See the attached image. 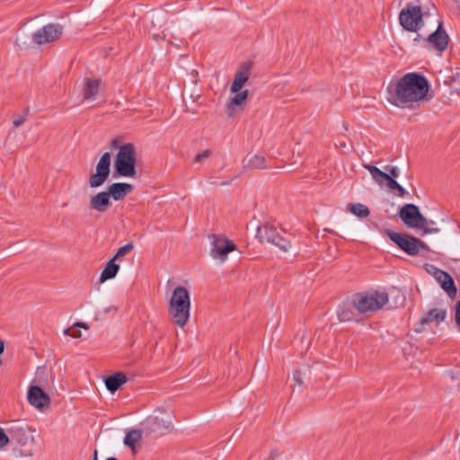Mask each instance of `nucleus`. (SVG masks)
<instances>
[{
  "mask_svg": "<svg viewBox=\"0 0 460 460\" xmlns=\"http://www.w3.org/2000/svg\"><path fill=\"white\" fill-rule=\"evenodd\" d=\"M210 155L209 150H204L201 153L198 154L195 157L193 162L196 164H201L203 163L207 158H208Z\"/></svg>",
  "mask_w": 460,
  "mask_h": 460,
  "instance_id": "7c9ffc66",
  "label": "nucleus"
},
{
  "mask_svg": "<svg viewBox=\"0 0 460 460\" xmlns=\"http://www.w3.org/2000/svg\"><path fill=\"white\" fill-rule=\"evenodd\" d=\"M106 460H118V459H117V458H115V457H109V458H107Z\"/></svg>",
  "mask_w": 460,
  "mask_h": 460,
  "instance_id": "79ce46f5",
  "label": "nucleus"
},
{
  "mask_svg": "<svg viewBox=\"0 0 460 460\" xmlns=\"http://www.w3.org/2000/svg\"><path fill=\"white\" fill-rule=\"evenodd\" d=\"M355 305L343 304L337 310V315L341 322H349L355 319Z\"/></svg>",
  "mask_w": 460,
  "mask_h": 460,
  "instance_id": "a878e982",
  "label": "nucleus"
},
{
  "mask_svg": "<svg viewBox=\"0 0 460 460\" xmlns=\"http://www.w3.org/2000/svg\"><path fill=\"white\" fill-rule=\"evenodd\" d=\"M28 402L39 410L48 407L50 403L49 396L39 386H31L27 394Z\"/></svg>",
  "mask_w": 460,
  "mask_h": 460,
  "instance_id": "2eb2a0df",
  "label": "nucleus"
},
{
  "mask_svg": "<svg viewBox=\"0 0 460 460\" xmlns=\"http://www.w3.org/2000/svg\"><path fill=\"white\" fill-rule=\"evenodd\" d=\"M428 41L438 51H444L448 46V35L442 29V23L439 22L438 29L428 37Z\"/></svg>",
  "mask_w": 460,
  "mask_h": 460,
  "instance_id": "f3484780",
  "label": "nucleus"
},
{
  "mask_svg": "<svg viewBox=\"0 0 460 460\" xmlns=\"http://www.w3.org/2000/svg\"><path fill=\"white\" fill-rule=\"evenodd\" d=\"M294 380L298 384V385H301L303 383L302 381V377L300 376V374H295L294 375Z\"/></svg>",
  "mask_w": 460,
  "mask_h": 460,
  "instance_id": "4c0bfd02",
  "label": "nucleus"
},
{
  "mask_svg": "<svg viewBox=\"0 0 460 460\" xmlns=\"http://www.w3.org/2000/svg\"><path fill=\"white\" fill-rule=\"evenodd\" d=\"M210 256L213 260L223 263L226 261L229 252L236 250V245L233 241L218 235H213Z\"/></svg>",
  "mask_w": 460,
  "mask_h": 460,
  "instance_id": "1a4fd4ad",
  "label": "nucleus"
},
{
  "mask_svg": "<svg viewBox=\"0 0 460 460\" xmlns=\"http://www.w3.org/2000/svg\"><path fill=\"white\" fill-rule=\"evenodd\" d=\"M104 382H105L106 388L111 393H115L124 384H126L128 382V377L124 373L118 372L112 376L106 377Z\"/></svg>",
  "mask_w": 460,
  "mask_h": 460,
  "instance_id": "5701e85b",
  "label": "nucleus"
},
{
  "mask_svg": "<svg viewBox=\"0 0 460 460\" xmlns=\"http://www.w3.org/2000/svg\"><path fill=\"white\" fill-rule=\"evenodd\" d=\"M243 167L248 170L263 169L266 167V160L259 155H249L243 161Z\"/></svg>",
  "mask_w": 460,
  "mask_h": 460,
  "instance_id": "393cba45",
  "label": "nucleus"
},
{
  "mask_svg": "<svg viewBox=\"0 0 460 460\" xmlns=\"http://www.w3.org/2000/svg\"><path fill=\"white\" fill-rule=\"evenodd\" d=\"M260 231L263 241L276 245L283 252H287L290 248V242L279 235L275 227L265 226Z\"/></svg>",
  "mask_w": 460,
  "mask_h": 460,
  "instance_id": "ddd939ff",
  "label": "nucleus"
},
{
  "mask_svg": "<svg viewBox=\"0 0 460 460\" xmlns=\"http://www.w3.org/2000/svg\"><path fill=\"white\" fill-rule=\"evenodd\" d=\"M348 209L350 213L360 218H366L370 214L369 208L362 203L349 204Z\"/></svg>",
  "mask_w": 460,
  "mask_h": 460,
  "instance_id": "cd10ccee",
  "label": "nucleus"
},
{
  "mask_svg": "<svg viewBox=\"0 0 460 460\" xmlns=\"http://www.w3.org/2000/svg\"><path fill=\"white\" fill-rule=\"evenodd\" d=\"M385 170L388 172L387 174L392 176L394 179L399 176L400 171L396 166H386Z\"/></svg>",
  "mask_w": 460,
  "mask_h": 460,
  "instance_id": "2f4dec72",
  "label": "nucleus"
},
{
  "mask_svg": "<svg viewBox=\"0 0 460 460\" xmlns=\"http://www.w3.org/2000/svg\"><path fill=\"white\" fill-rule=\"evenodd\" d=\"M142 425L143 430L148 435L161 429H170L172 422L170 420H164L158 416H149L145 420Z\"/></svg>",
  "mask_w": 460,
  "mask_h": 460,
  "instance_id": "a211bd4d",
  "label": "nucleus"
},
{
  "mask_svg": "<svg viewBox=\"0 0 460 460\" xmlns=\"http://www.w3.org/2000/svg\"><path fill=\"white\" fill-rule=\"evenodd\" d=\"M399 216L409 227L423 230L425 233L438 232V228L429 230L428 220L420 214L414 204H406L401 208Z\"/></svg>",
  "mask_w": 460,
  "mask_h": 460,
  "instance_id": "39448f33",
  "label": "nucleus"
},
{
  "mask_svg": "<svg viewBox=\"0 0 460 460\" xmlns=\"http://www.w3.org/2000/svg\"><path fill=\"white\" fill-rule=\"evenodd\" d=\"M24 121H25V117L19 116V117H17L16 119H14L13 120V125L14 128H18L21 125H22L24 123Z\"/></svg>",
  "mask_w": 460,
  "mask_h": 460,
  "instance_id": "f704fd0d",
  "label": "nucleus"
},
{
  "mask_svg": "<svg viewBox=\"0 0 460 460\" xmlns=\"http://www.w3.org/2000/svg\"><path fill=\"white\" fill-rule=\"evenodd\" d=\"M423 13L420 6L407 5L399 13L401 26L411 32H417L422 24Z\"/></svg>",
  "mask_w": 460,
  "mask_h": 460,
  "instance_id": "0eeeda50",
  "label": "nucleus"
},
{
  "mask_svg": "<svg viewBox=\"0 0 460 460\" xmlns=\"http://www.w3.org/2000/svg\"><path fill=\"white\" fill-rule=\"evenodd\" d=\"M369 172L375 181L380 186H385L390 191L400 198H404L407 194L405 189L392 176L381 171L379 168L370 164H363Z\"/></svg>",
  "mask_w": 460,
  "mask_h": 460,
  "instance_id": "423d86ee",
  "label": "nucleus"
},
{
  "mask_svg": "<svg viewBox=\"0 0 460 460\" xmlns=\"http://www.w3.org/2000/svg\"><path fill=\"white\" fill-rule=\"evenodd\" d=\"M117 174L122 177H134L136 171V148L131 143L119 146L114 162Z\"/></svg>",
  "mask_w": 460,
  "mask_h": 460,
  "instance_id": "7ed1b4c3",
  "label": "nucleus"
},
{
  "mask_svg": "<svg viewBox=\"0 0 460 460\" xmlns=\"http://www.w3.org/2000/svg\"><path fill=\"white\" fill-rule=\"evenodd\" d=\"M234 96L226 104V113L228 117H234L237 112L243 109L247 102L248 90H239L238 92H231Z\"/></svg>",
  "mask_w": 460,
  "mask_h": 460,
  "instance_id": "4468645a",
  "label": "nucleus"
},
{
  "mask_svg": "<svg viewBox=\"0 0 460 460\" xmlns=\"http://www.w3.org/2000/svg\"><path fill=\"white\" fill-rule=\"evenodd\" d=\"M433 276L438 281L441 288L452 298L456 295V288L452 277L446 271L433 268Z\"/></svg>",
  "mask_w": 460,
  "mask_h": 460,
  "instance_id": "dca6fc26",
  "label": "nucleus"
},
{
  "mask_svg": "<svg viewBox=\"0 0 460 460\" xmlns=\"http://www.w3.org/2000/svg\"><path fill=\"white\" fill-rule=\"evenodd\" d=\"M75 328H84V329L87 330L89 327L85 323L77 322V323H74V325L72 327L65 329L64 334L71 337L72 331H73V329H75Z\"/></svg>",
  "mask_w": 460,
  "mask_h": 460,
  "instance_id": "c756f323",
  "label": "nucleus"
},
{
  "mask_svg": "<svg viewBox=\"0 0 460 460\" xmlns=\"http://www.w3.org/2000/svg\"><path fill=\"white\" fill-rule=\"evenodd\" d=\"M116 261H113V259L111 258L106 264L104 270H102V274H101V277H100V281L101 282H105L106 280H109V279H111L113 278H115V276L117 275L119 270V265L117 264L115 262Z\"/></svg>",
  "mask_w": 460,
  "mask_h": 460,
  "instance_id": "bb28decb",
  "label": "nucleus"
},
{
  "mask_svg": "<svg viewBox=\"0 0 460 460\" xmlns=\"http://www.w3.org/2000/svg\"><path fill=\"white\" fill-rule=\"evenodd\" d=\"M447 316V310L443 308H433L429 309L426 314L420 319V324L436 323L439 324L442 323Z\"/></svg>",
  "mask_w": 460,
  "mask_h": 460,
  "instance_id": "4be33fe9",
  "label": "nucleus"
},
{
  "mask_svg": "<svg viewBox=\"0 0 460 460\" xmlns=\"http://www.w3.org/2000/svg\"><path fill=\"white\" fill-rule=\"evenodd\" d=\"M387 234L403 252L411 256L418 254L420 249L426 247L422 241L412 236L391 231Z\"/></svg>",
  "mask_w": 460,
  "mask_h": 460,
  "instance_id": "6e6552de",
  "label": "nucleus"
},
{
  "mask_svg": "<svg viewBox=\"0 0 460 460\" xmlns=\"http://www.w3.org/2000/svg\"><path fill=\"white\" fill-rule=\"evenodd\" d=\"M117 310V307L114 306V305H111V306H109L105 309V313H110L111 311H116Z\"/></svg>",
  "mask_w": 460,
  "mask_h": 460,
  "instance_id": "58836bf2",
  "label": "nucleus"
},
{
  "mask_svg": "<svg viewBox=\"0 0 460 460\" xmlns=\"http://www.w3.org/2000/svg\"><path fill=\"white\" fill-rule=\"evenodd\" d=\"M111 153L105 152L102 154L97 163L95 173L89 178V185L91 188H98L108 180L111 172Z\"/></svg>",
  "mask_w": 460,
  "mask_h": 460,
  "instance_id": "9d476101",
  "label": "nucleus"
},
{
  "mask_svg": "<svg viewBox=\"0 0 460 460\" xmlns=\"http://www.w3.org/2000/svg\"><path fill=\"white\" fill-rule=\"evenodd\" d=\"M250 77V67L243 65L234 75L230 92H238L247 83Z\"/></svg>",
  "mask_w": 460,
  "mask_h": 460,
  "instance_id": "412c9836",
  "label": "nucleus"
},
{
  "mask_svg": "<svg viewBox=\"0 0 460 460\" xmlns=\"http://www.w3.org/2000/svg\"><path fill=\"white\" fill-rule=\"evenodd\" d=\"M9 441L7 435L0 428V448L4 447Z\"/></svg>",
  "mask_w": 460,
  "mask_h": 460,
  "instance_id": "72a5a7b5",
  "label": "nucleus"
},
{
  "mask_svg": "<svg viewBox=\"0 0 460 460\" xmlns=\"http://www.w3.org/2000/svg\"><path fill=\"white\" fill-rule=\"evenodd\" d=\"M389 300L386 292L375 291L367 294H358L353 298L358 312L366 314L381 309Z\"/></svg>",
  "mask_w": 460,
  "mask_h": 460,
  "instance_id": "20e7f679",
  "label": "nucleus"
},
{
  "mask_svg": "<svg viewBox=\"0 0 460 460\" xmlns=\"http://www.w3.org/2000/svg\"><path fill=\"white\" fill-rule=\"evenodd\" d=\"M168 312L178 327L183 328L190 316V296L184 287H176L171 296Z\"/></svg>",
  "mask_w": 460,
  "mask_h": 460,
  "instance_id": "f03ea898",
  "label": "nucleus"
},
{
  "mask_svg": "<svg viewBox=\"0 0 460 460\" xmlns=\"http://www.w3.org/2000/svg\"><path fill=\"white\" fill-rule=\"evenodd\" d=\"M62 32L63 27L61 25L49 23L36 31L32 34L31 39L33 43L43 45L58 40Z\"/></svg>",
  "mask_w": 460,
  "mask_h": 460,
  "instance_id": "9b49d317",
  "label": "nucleus"
},
{
  "mask_svg": "<svg viewBox=\"0 0 460 460\" xmlns=\"http://www.w3.org/2000/svg\"><path fill=\"white\" fill-rule=\"evenodd\" d=\"M104 85L102 82L96 78H84L82 83V95L84 102H92L96 101L102 93Z\"/></svg>",
  "mask_w": 460,
  "mask_h": 460,
  "instance_id": "f8f14e48",
  "label": "nucleus"
},
{
  "mask_svg": "<svg viewBox=\"0 0 460 460\" xmlns=\"http://www.w3.org/2000/svg\"><path fill=\"white\" fill-rule=\"evenodd\" d=\"M134 249L133 243H128L125 244L124 246H121L118 249L115 255L112 257L113 261L120 259L122 256L129 253Z\"/></svg>",
  "mask_w": 460,
  "mask_h": 460,
  "instance_id": "c85d7f7f",
  "label": "nucleus"
},
{
  "mask_svg": "<svg viewBox=\"0 0 460 460\" xmlns=\"http://www.w3.org/2000/svg\"><path fill=\"white\" fill-rule=\"evenodd\" d=\"M132 190V184L127 182H115L111 184L106 191L110 194V198H112L114 200H121Z\"/></svg>",
  "mask_w": 460,
  "mask_h": 460,
  "instance_id": "aec40b11",
  "label": "nucleus"
},
{
  "mask_svg": "<svg viewBox=\"0 0 460 460\" xmlns=\"http://www.w3.org/2000/svg\"><path fill=\"white\" fill-rule=\"evenodd\" d=\"M111 206L110 194L106 190L93 195L89 201L90 208L100 213L105 212Z\"/></svg>",
  "mask_w": 460,
  "mask_h": 460,
  "instance_id": "6ab92c4d",
  "label": "nucleus"
},
{
  "mask_svg": "<svg viewBox=\"0 0 460 460\" xmlns=\"http://www.w3.org/2000/svg\"><path fill=\"white\" fill-rule=\"evenodd\" d=\"M93 460H98V457H97V451H96V450H95V451H94V453H93Z\"/></svg>",
  "mask_w": 460,
  "mask_h": 460,
  "instance_id": "a19ab883",
  "label": "nucleus"
},
{
  "mask_svg": "<svg viewBox=\"0 0 460 460\" xmlns=\"http://www.w3.org/2000/svg\"><path fill=\"white\" fill-rule=\"evenodd\" d=\"M143 431L140 429H133L128 430L124 438V444L128 446L134 455L137 452V444L142 438Z\"/></svg>",
  "mask_w": 460,
  "mask_h": 460,
  "instance_id": "b1692460",
  "label": "nucleus"
},
{
  "mask_svg": "<svg viewBox=\"0 0 460 460\" xmlns=\"http://www.w3.org/2000/svg\"><path fill=\"white\" fill-rule=\"evenodd\" d=\"M4 349V342H3V341H0V354H2V353H3Z\"/></svg>",
  "mask_w": 460,
  "mask_h": 460,
  "instance_id": "ea45409f",
  "label": "nucleus"
},
{
  "mask_svg": "<svg viewBox=\"0 0 460 460\" xmlns=\"http://www.w3.org/2000/svg\"><path fill=\"white\" fill-rule=\"evenodd\" d=\"M429 84L421 74L409 72L392 78L386 86L387 102L402 110H415L429 102Z\"/></svg>",
  "mask_w": 460,
  "mask_h": 460,
  "instance_id": "f257e3e1",
  "label": "nucleus"
},
{
  "mask_svg": "<svg viewBox=\"0 0 460 460\" xmlns=\"http://www.w3.org/2000/svg\"><path fill=\"white\" fill-rule=\"evenodd\" d=\"M455 321L458 328H460V300L457 301L455 307Z\"/></svg>",
  "mask_w": 460,
  "mask_h": 460,
  "instance_id": "473e14b6",
  "label": "nucleus"
},
{
  "mask_svg": "<svg viewBox=\"0 0 460 460\" xmlns=\"http://www.w3.org/2000/svg\"><path fill=\"white\" fill-rule=\"evenodd\" d=\"M119 140L115 138V139H112L110 143V147L111 149H116V148H119Z\"/></svg>",
  "mask_w": 460,
  "mask_h": 460,
  "instance_id": "c9c22d12",
  "label": "nucleus"
},
{
  "mask_svg": "<svg viewBox=\"0 0 460 460\" xmlns=\"http://www.w3.org/2000/svg\"><path fill=\"white\" fill-rule=\"evenodd\" d=\"M82 336L81 331L78 328L73 329L71 337L74 339H78Z\"/></svg>",
  "mask_w": 460,
  "mask_h": 460,
  "instance_id": "e433bc0d",
  "label": "nucleus"
}]
</instances>
